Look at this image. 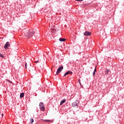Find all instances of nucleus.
<instances>
[{"instance_id":"1","label":"nucleus","mask_w":124,"mask_h":124,"mask_svg":"<svg viewBox=\"0 0 124 124\" xmlns=\"http://www.w3.org/2000/svg\"><path fill=\"white\" fill-rule=\"evenodd\" d=\"M35 33V31L32 30H30L28 32H26V33H24V36L28 38H31L33 36V34H34Z\"/></svg>"},{"instance_id":"2","label":"nucleus","mask_w":124,"mask_h":124,"mask_svg":"<svg viewBox=\"0 0 124 124\" xmlns=\"http://www.w3.org/2000/svg\"><path fill=\"white\" fill-rule=\"evenodd\" d=\"M39 108L42 111H44L45 110V106L43 102H40L39 104Z\"/></svg>"},{"instance_id":"3","label":"nucleus","mask_w":124,"mask_h":124,"mask_svg":"<svg viewBox=\"0 0 124 124\" xmlns=\"http://www.w3.org/2000/svg\"><path fill=\"white\" fill-rule=\"evenodd\" d=\"M63 69V66H61V67H59L57 72H56V75H58Z\"/></svg>"},{"instance_id":"4","label":"nucleus","mask_w":124,"mask_h":124,"mask_svg":"<svg viewBox=\"0 0 124 124\" xmlns=\"http://www.w3.org/2000/svg\"><path fill=\"white\" fill-rule=\"evenodd\" d=\"M79 104V102L78 100H76V102H73L72 104V106L73 107H78V104Z\"/></svg>"},{"instance_id":"5","label":"nucleus","mask_w":124,"mask_h":124,"mask_svg":"<svg viewBox=\"0 0 124 124\" xmlns=\"http://www.w3.org/2000/svg\"><path fill=\"white\" fill-rule=\"evenodd\" d=\"M10 46V43L9 42H7L5 45L4 46V48L5 49H7L8 48L9 46Z\"/></svg>"},{"instance_id":"6","label":"nucleus","mask_w":124,"mask_h":124,"mask_svg":"<svg viewBox=\"0 0 124 124\" xmlns=\"http://www.w3.org/2000/svg\"><path fill=\"white\" fill-rule=\"evenodd\" d=\"M69 74L72 75L73 72H71V71H68L67 72L65 73V74L63 75V77H65L66 76L69 75Z\"/></svg>"},{"instance_id":"7","label":"nucleus","mask_w":124,"mask_h":124,"mask_svg":"<svg viewBox=\"0 0 124 124\" xmlns=\"http://www.w3.org/2000/svg\"><path fill=\"white\" fill-rule=\"evenodd\" d=\"M83 34H84V35H85V36H88L91 35V32H90V31H86L84 32V33H83Z\"/></svg>"},{"instance_id":"8","label":"nucleus","mask_w":124,"mask_h":124,"mask_svg":"<svg viewBox=\"0 0 124 124\" xmlns=\"http://www.w3.org/2000/svg\"><path fill=\"white\" fill-rule=\"evenodd\" d=\"M66 102V100H62L61 101L60 105L62 106L63 104L65 103Z\"/></svg>"},{"instance_id":"9","label":"nucleus","mask_w":124,"mask_h":124,"mask_svg":"<svg viewBox=\"0 0 124 124\" xmlns=\"http://www.w3.org/2000/svg\"><path fill=\"white\" fill-rule=\"evenodd\" d=\"M59 41H60V42H64V41H66V39H64V38H60L59 39Z\"/></svg>"},{"instance_id":"10","label":"nucleus","mask_w":124,"mask_h":124,"mask_svg":"<svg viewBox=\"0 0 124 124\" xmlns=\"http://www.w3.org/2000/svg\"><path fill=\"white\" fill-rule=\"evenodd\" d=\"M24 96V93H22L20 94V98H23Z\"/></svg>"},{"instance_id":"11","label":"nucleus","mask_w":124,"mask_h":124,"mask_svg":"<svg viewBox=\"0 0 124 124\" xmlns=\"http://www.w3.org/2000/svg\"><path fill=\"white\" fill-rule=\"evenodd\" d=\"M108 73H109V70H108V69H106L105 71V74L108 75Z\"/></svg>"},{"instance_id":"12","label":"nucleus","mask_w":124,"mask_h":124,"mask_svg":"<svg viewBox=\"0 0 124 124\" xmlns=\"http://www.w3.org/2000/svg\"><path fill=\"white\" fill-rule=\"evenodd\" d=\"M96 71V68H95V69L93 73V76H94V75H95Z\"/></svg>"},{"instance_id":"13","label":"nucleus","mask_w":124,"mask_h":124,"mask_svg":"<svg viewBox=\"0 0 124 124\" xmlns=\"http://www.w3.org/2000/svg\"><path fill=\"white\" fill-rule=\"evenodd\" d=\"M0 57L2 58H4V55L2 54V53H0Z\"/></svg>"},{"instance_id":"14","label":"nucleus","mask_w":124,"mask_h":124,"mask_svg":"<svg viewBox=\"0 0 124 124\" xmlns=\"http://www.w3.org/2000/svg\"><path fill=\"white\" fill-rule=\"evenodd\" d=\"M34 122L33 119H31L30 120V123L32 124Z\"/></svg>"},{"instance_id":"15","label":"nucleus","mask_w":124,"mask_h":124,"mask_svg":"<svg viewBox=\"0 0 124 124\" xmlns=\"http://www.w3.org/2000/svg\"><path fill=\"white\" fill-rule=\"evenodd\" d=\"M27 66H28L27 63H25V69H27Z\"/></svg>"},{"instance_id":"16","label":"nucleus","mask_w":124,"mask_h":124,"mask_svg":"<svg viewBox=\"0 0 124 124\" xmlns=\"http://www.w3.org/2000/svg\"><path fill=\"white\" fill-rule=\"evenodd\" d=\"M6 80L10 83H12V82L11 81V80H9V79H6Z\"/></svg>"},{"instance_id":"17","label":"nucleus","mask_w":124,"mask_h":124,"mask_svg":"<svg viewBox=\"0 0 124 124\" xmlns=\"http://www.w3.org/2000/svg\"><path fill=\"white\" fill-rule=\"evenodd\" d=\"M76 1H83V0H76Z\"/></svg>"},{"instance_id":"18","label":"nucleus","mask_w":124,"mask_h":124,"mask_svg":"<svg viewBox=\"0 0 124 124\" xmlns=\"http://www.w3.org/2000/svg\"><path fill=\"white\" fill-rule=\"evenodd\" d=\"M45 122H50V120H44Z\"/></svg>"},{"instance_id":"19","label":"nucleus","mask_w":124,"mask_h":124,"mask_svg":"<svg viewBox=\"0 0 124 124\" xmlns=\"http://www.w3.org/2000/svg\"><path fill=\"white\" fill-rule=\"evenodd\" d=\"M34 62L37 63L39 62V61L37 60V61H34Z\"/></svg>"},{"instance_id":"20","label":"nucleus","mask_w":124,"mask_h":124,"mask_svg":"<svg viewBox=\"0 0 124 124\" xmlns=\"http://www.w3.org/2000/svg\"><path fill=\"white\" fill-rule=\"evenodd\" d=\"M78 81H79V84L81 85V83L80 82V79H78Z\"/></svg>"},{"instance_id":"21","label":"nucleus","mask_w":124,"mask_h":124,"mask_svg":"<svg viewBox=\"0 0 124 124\" xmlns=\"http://www.w3.org/2000/svg\"><path fill=\"white\" fill-rule=\"evenodd\" d=\"M1 116H3V114H2Z\"/></svg>"}]
</instances>
